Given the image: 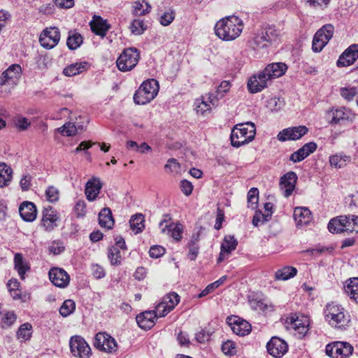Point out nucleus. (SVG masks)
Masks as SVG:
<instances>
[{
	"instance_id": "57",
	"label": "nucleus",
	"mask_w": 358,
	"mask_h": 358,
	"mask_svg": "<svg viewBox=\"0 0 358 358\" xmlns=\"http://www.w3.org/2000/svg\"><path fill=\"white\" fill-rule=\"evenodd\" d=\"M271 218L268 215L263 213L262 211H257L252 218V224L257 227L259 224H264L268 222Z\"/></svg>"
},
{
	"instance_id": "30",
	"label": "nucleus",
	"mask_w": 358,
	"mask_h": 358,
	"mask_svg": "<svg viewBox=\"0 0 358 358\" xmlns=\"http://www.w3.org/2000/svg\"><path fill=\"white\" fill-rule=\"evenodd\" d=\"M293 216L298 227L305 226L312 220L311 212L306 207L295 208Z\"/></svg>"
},
{
	"instance_id": "14",
	"label": "nucleus",
	"mask_w": 358,
	"mask_h": 358,
	"mask_svg": "<svg viewBox=\"0 0 358 358\" xmlns=\"http://www.w3.org/2000/svg\"><path fill=\"white\" fill-rule=\"evenodd\" d=\"M308 131L306 126L289 127L280 131L277 138L280 141H295L301 138Z\"/></svg>"
},
{
	"instance_id": "18",
	"label": "nucleus",
	"mask_w": 358,
	"mask_h": 358,
	"mask_svg": "<svg viewBox=\"0 0 358 358\" xmlns=\"http://www.w3.org/2000/svg\"><path fill=\"white\" fill-rule=\"evenodd\" d=\"M266 348L268 352L274 357H282L288 350L287 343L278 337H273Z\"/></svg>"
},
{
	"instance_id": "37",
	"label": "nucleus",
	"mask_w": 358,
	"mask_h": 358,
	"mask_svg": "<svg viewBox=\"0 0 358 358\" xmlns=\"http://www.w3.org/2000/svg\"><path fill=\"white\" fill-rule=\"evenodd\" d=\"M14 267L17 271L21 279H24V275L30 269L28 262H27L21 253H16L14 256Z\"/></svg>"
},
{
	"instance_id": "58",
	"label": "nucleus",
	"mask_w": 358,
	"mask_h": 358,
	"mask_svg": "<svg viewBox=\"0 0 358 358\" xmlns=\"http://www.w3.org/2000/svg\"><path fill=\"white\" fill-rule=\"evenodd\" d=\"M164 168L169 173H178L180 170V165L176 159L171 158L167 161Z\"/></svg>"
},
{
	"instance_id": "56",
	"label": "nucleus",
	"mask_w": 358,
	"mask_h": 358,
	"mask_svg": "<svg viewBox=\"0 0 358 358\" xmlns=\"http://www.w3.org/2000/svg\"><path fill=\"white\" fill-rule=\"evenodd\" d=\"M347 218V231L358 233V216L348 215Z\"/></svg>"
},
{
	"instance_id": "44",
	"label": "nucleus",
	"mask_w": 358,
	"mask_h": 358,
	"mask_svg": "<svg viewBox=\"0 0 358 358\" xmlns=\"http://www.w3.org/2000/svg\"><path fill=\"white\" fill-rule=\"evenodd\" d=\"M32 326L29 323H24L22 324L17 331V338L20 342H24L28 341L31 337Z\"/></svg>"
},
{
	"instance_id": "15",
	"label": "nucleus",
	"mask_w": 358,
	"mask_h": 358,
	"mask_svg": "<svg viewBox=\"0 0 358 358\" xmlns=\"http://www.w3.org/2000/svg\"><path fill=\"white\" fill-rule=\"evenodd\" d=\"M22 73V69L19 64H12L0 77L1 85L14 86L17 84Z\"/></svg>"
},
{
	"instance_id": "4",
	"label": "nucleus",
	"mask_w": 358,
	"mask_h": 358,
	"mask_svg": "<svg viewBox=\"0 0 358 358\" xmlns=\"http://www.w3.org/2000/svg\"><path fill=\"white\" fill-rule=\"evenodd\" d=\"M159 83L155 79L144 81L134 95L136 104L144 105L153 100L159 92Z\"/></svg>"
},
{
	"instance_id": "2",
	"label": "nucleus",
	"mask_w": 358,
	"mask_h": 358,
	"mask_svg": "<svg viewBox=\"0 0 358 358\" xmlns=\"http://www.w3.org/2000/svg\"><path fill=\"white\" fill-rule=\"evenodd\" d=\"M324 314L325 320L334 328L344 329L349 326L350 315L341 305L333 302L328 303L324 310Z\"/></svg>"
},
{
	"instance_id": "6",
	"label": "nucleus",
	"mask_w": 358,
	"mask_h": 358,
	"mask_svg": "<svg viewBox=\"0 0 358 358\" xmlns=\"http://www.w3.org/2000/svg\"><path fill=\"white\" fill-rule=\"evenodd\" d=\"M334 32V27L330 24H325L320 29L313 37V50L315 52H320L332 38Z\"/></svg>"
},
{
	"instance_id": "59",
	"label": "nucleus",
	"mask_w": 358,
	"mask_h": 358,
	"mask_svg": "<svg viewBox=\"0 0 358 358\" xmlns=\"http://www.w3.org/2000/svg\"><path fill=\"white\" fill-rule=\"evenodd\" d=\"M77 217H84L87 213V206L84 200H78L74 207Z\"/></svg>"
},
{
	"instance_id": "12",
	"label": "nucleus",
	"mask_w": 358,
	"mask_h": 358,
	"mask_svg": "<svg viewBox=\"0 0 358 358\" xmlns=\"http://www.w3.org/2000/svg\"><path fill=\"white\" fill-rule=\"evenodd\" d=\"M102 187L103 182L99 177H91L85 185L84 193L87 200L90 202L96 201Z\"/></svg>"
},
{
	"instance_id": "34",
	"label": "nucleus",
	"mask_w": 358,
	"mask_h": 358,
	"mask_svg": "<svg viewBox=\"0 0 358 358\" xmlns=\"http://www.w3.org/2000/svg\"><path fill=\"white\" fill-rule=\"evenodd\" d=\"M88 67L89 64L87 62L73 63L64 69L63 74L67 77L75 76L87 71Z\"/></svg>"
},
{
	"instance_id": "9",
	"label": "nucleus",
	"mask_w": 358,
	"mask_h": 358,
	"mask_svg": "<svg viewBox=\"0 0 358 358\" xmlns=\"http://www.w3.org/2000/svg\"><path fill=\"white\" fill-rule=\"evenodd\" d=\"M69 346L72 354L79 358H90L92 351L85 340L80 336H73L70 338Z\"/></svg>"
},
{
	"instance_id": "45",
	"label": "nucleus",
	"mask_w": 358,
	"mask_h": 358,
	"mask_svg": "<svg viewBox=\"0 0 358 358\" xmlns=\"http://www.w3.org/2000/svg\"><path fill=\"white\" fill-rule=\"evenodd\" d=\"M269 45L275 43L279 39V31L273 27H267L264 31L260 32Z\"/></svg>"
},
{
	"instance_id": "54",
	"label": "nucleus",
	"mask_w": 358,
	"mask_h": 358,
	"mask_svg": "<svg viewBox=\"0 0 358 358\" xmlns=\"http://www.w3.org/2000/svg\"><path fill=\"white\" fill-rule=\"evenodd\" d=\"M194 105L196 113L201 115H204L206 112L210 111L211 109L210 104L203 100H196Z\"/></svg>"
},
{
	"instance_id": "1",
	"label": "nucleus",
	"mask_w": 358,
	"mask_h": 358,
	"mask_svg": "<svg viewBox=\"0 0 358 358\" xmlns=\"http://www.w3.org/2000/svg\"><path fill=\"white\" fill-rule=\"evenodd\" d=\"M243 21L236 16H228L220 20L215 26L216 36L222 41H231L243 31Z\"/></svg>"
},
{
	"instance_id": "52",
	"label": "nucleus",
	"mask_w": 358,
	"mask_h": 358,
	"mask_svg": "<svg viewBox=\"0 0 358 358\" xmlns=\"http://www.w3.org/2000/svg\"><path fill=\"white\" fill-rule=\"evenodd\" d=\"M259 200V191L257 188L252 187L248 192V203L249 207L255 209Z\"/></svg>"
},
{
	"instance_id": "3",
	"label": "nucleus",
	"mask_w": 358,
	"mask_h": 358,
	"mask_svg": "<svg viewBox=\"0 0 358 358\" xmlns=\"http://www.w3.org/2000/svg\"><path fill=\"white\" fill-rule=\"evenodd\" d=\"M256 127L254 123L248 122L236 124L231 133L230 139L233 147L238 148L251 142L255 137Z\"/></svg>"
},
{
	"instance_id": "60",
	"label": "nucleus",
	"mask_w": 358,
	"mask_h": 358,
	"mask_svg": "<svg viewBox=\"0 0 358 358\" xmlns=\"http://www.w3.org/2000/svg\"><path fill=\"white\" fill-rule=\"evenodd\" d=\"M357 93V90L355 87H343L341 89V96L348 101L352 100Z\"/></svg>"
},
{
	"instance_id": "24",
	"label": "nucleus",
	"mask_w": 358,
	"mask_h": 358,
	"mask_svg": "<svg viewBox=\"0 0 358 358\" xmlns=\"http://www.w3.org/2000/svg\"><path fill=\"white\" fill-rule=\"evenodd\" d=\"M159 227L162 233L169 234L176 241H180L182 237V227L180 224L168 223L164 219L159 223Z\"/></svg>"
},
{
	"instance_id": "43",
	"label": "nucleus",
	"mask_w": 358,
	"mask_h": 358,
	"mask_svg": "<svg viewBox=\"0 0 358 358\" xmlns=\"http://www.w3.org/2000/svg\"><path fill=\"white\" fill-rule=\"evenodd\" d=\"M145 220L143 214L139 213L131 216L129 220L131 229L135 232L138 234L143 231L145 227Z\"/></svg>"
},
{
	"instance_id": "35",
	"label": "nucleus",
	"mask_w": 358,
	"mask_h": 358,
	"mask_svg": "<svg viewBox=\"0 0 358 358\" xmlns=\"http://www.w3.org/2000/svg\"><path fill=\"white\" fill-rule=\"evenodd\" d=\"M351 162V157L343 153H337L329 157L331 166L338 169L346 166Z\"/></svg>"
},
{
	"instance_id": "33",
	"label": "nucleus",
	"mask_w": 358,
	"mask_h": 358,
	"mask_svg": "<svg viewBox=\"0 0 358 358\" xmlns=\"http://www.w3.org/2000/svg\"><path fill=\"white\" fill-rule=\"evenodd\" d=\"M90 27L92 31L96 35L104 37L106 34L107 31L109 29V26L106 20H103L99 16H94L93 20L90 22Z\"/></svg>"
},
{
	"instance_id": "26",
	"label": "nucleus",
	"mask_w": 358,
	"mask_h": 358,
	"mask_svg": "<svg viewBox=\"0 0 358 358\" xmlns=\"http://www.w3.org/2000/svg\"><path fill=\"white\" fill-rule=\"evenodd\" d=\"M270 45L264 38L261 33L255 34L254 38L250 41V47L254 50L259 57L268 53V48Z\"/></svg>"
},
{
	"instance_id": "32",
	"label": "nucleus",
	"mask_w": 358,
	"mask_h": 358,
	"mask_svg": "<svg viewBox=\"0 0 358 358\" xmlns=\"http://www.w3.org/2000/svg\"><path fill=\"white\" fill-rule=\"evenodd\" d=\"M347 215H341L330 220L328 224V229L331 233L338 234L347 231Z\"/></svg>"
},
{
	"instance_id": "48",
	"label": "nucleus",
	"mask_w": 358,
	"mask_h": 358,
	"mask_svg": "<svg viewBox=\"0 0 358 358\" xmlns=\"http://www.w3.org/2000/svg\"><path fill=\"white\" fill-rule=\"evenodd\" d=\"M108 257L112 265H119L121 263L120 251L116 246H112L108 249Z\"/></svg>"
},
{
	"instance_id": "7",
	"label": "nucleus",
	"mask_w": 358,
	"mask_h": 358,
	"mask_svg": "<svg viewBox=\"0 0 358 358\" xmlns=\"http://www.w3.org/2000/svg\"><path fill=\"white\" fill-rule=\"evenodd\" d=\"M353 347L347 342H334L326 346V354L331 358H348L353 353Z\"/></svg>"
},
{
	"instance_id": "61",
	"label": "nucleus",
	"mask_w": 358,
	"mask_h": 358,
	"mask_svg": "<svg viewBox=\"0 0 358 358\" xmlns=\"http://www.w3.org/2000/svg\"><path fill=\"white\" fill-rule=\"evenodd\" d=\"M222 350L225 355H233L236 352V344L231 341H227L222 344Z\"/></svg>"
},
{
	"instance_id": "36",
	"label": "nucleus",
	"mask_w": 358,
	"mask_h": 358,
	"mask_svg": "<svg viewBox=\"0 0 358 358\" xmlns=\"http://www.w3.org/2000/svg\"><path fill=\"white\" fill-rule=\"evenodd\" d=\"M13 178V170L4 162H0V187H5L10 183Z\"/></svg>"
},
{
	"instance_id": "55",
	"label": "nucleus",
	"mask_w": 358,
	"mask_h": 358,
	"mask_svg": "<svg viewBox=\"0 0 358 358\" xmlns=\"http://www.w3.org/2000/svg\"><path fill=\"white\" fill-rule=\"evenodd\" d=\"M45 196L48 201L56 202L59 200V192L56 187L50 186L45 191Z\"/></svg>"
},
{
	"instance_id": "31",
	"label": "nucleus",
	"mask_w": 358,
	"mask_h": 358,
	"mask_svg": "<svg viewBox=\"0 0 358 358\" xmlns=\"http://www.w3.org/2000/svg\"><path fill=\"white\" fill-rule=\"evenodd\" d=\"M58 220L59 215L57 211L51 207L45 208L43 213L42 222L47 231H52L57 226Z\"/></svg>"
},
{
	"instance_id": "47",
	"label": "nucleus",
	"mask_w": 358,
	"mask_h": 358,
	"mask_svg": "<svg viewBox=\"0 0 358 358\" xmlns=\"http://www.w3.org/2000/svg\"><path fill=\"white\" fill-rule=\"evenodd\" d=\"M76 308L75 302L73 300H65L60 307L59 313L63 317H66L71 315Z\"/></svg>"
},
{
	"instance_id": "8",
	"label": "nucleus",
	"mask_w": 358,
	"mask_h": 358,
	"mask_svg": "<svg viewBox=\"0 0 358 358\" xmlns=\"http://www.w3.org/2000/svg\"><path fill=\"white\" fill-rule=\"evenodd\" d=\"M94 345L99 350L108 354L116 352L118 348L115 338L106 332H99L96 334Z\"/></svg>"
},
{
	"instance_id": "40",
	"label": "nucleus",
	"mask_w": 358,
	"mask_h": 358,
	"mask_svg": "<svg viewBox=\"0 0 358 358\" xmlns=\"http://www.w3.org/2000/svg\"><path fill=\"white\" fill-rule=\"evenodd\" d=\"M345 292L351 299L358 302V278H353L346 282Z\"/></svg>"
},
{
	"instance_id": "49",
	"label": "nucleus",
	"mask_w": 358,
	"mask_h": 358,
	"mask_svg": "<svg viewBox=\"0 0 358 358\" xmlns=\"http://www.w3.org/2000/svg\"><path fill=\"white\" fill-rule=\"evenodd\" d=\"M176 17V13L173 9H169L165 11L159 17V23L164 26L166 27L171 24L174 20Z\"/></svg>"
},
{
	"instance_id": "51",
	"label": "nucleus",
	"mask_w": 358,
	"mask_h": 358,
	"mask_svg": "<svg viewBox=\"0 0 358 358\" xmlns=\"http://www.w3.org/2000/svg\"><path fill=\"white\" fill-rule=\"evenodd\" d=\"M129 28L134 34L141 35L146 29V26L143 20L136 19L131 23Z\"/></svg>"
},
{
	"instance_id": "64",
	"label": "nucleus",
	"mask_w": 358,
	"mask_h": 358,
	"mask_svg": "<svg viewBox=\"0 0 358 358\" xmlns=\"http://www.w3.org/2000/svg\"><path fill=\"white\" fill-rule=\"evenodd\" d=\"M165 252V249L160 245H153L150 248L149 253L152 258H159Z\"/></svg>"
},
{
	"instance_id": "19",
	"label": "nucleus",
	"mask_w": 358,
	"mask_h": 358,
	"mask_svg": "<svg viewBox=\"0 0 358 358\" xmlns=\"http://www.w3.org/2000/svg\"><path fill=\"white\" fill-rule=\"evenodd\" d=\"M332 119L330 122L331 124H336L341 122H352L356 117L355 113H354L350 109L341 107L335 110H331Z\"/></svg>"
},
{
	"instance_id": "46",
	"label": "nucleus",
	"mask_w": 358,
	"mask_h": 358,
	"mask_svg": "<svg viewBox=\"0 0 358 358\" xmlns=\"http://www.w3.org/2000/svg\"><path fill=\"white\" fill-rule=\"evenodd\" d=\"M83 36L78 33H70L66 45L70 50H76L83 43Z\"/></svg>"
},
{
	"instance_id": "63",
	"label": "nucleus",
	"mask_w": 358,
	"mask_h": 358,
	"mask_svg": "<svg viewBox=\"0 0 358 358\" xmlns=\"http://www.w3.org/2000/svg\"><path fill=\"white\" fill-rule=\"evenodd\" d=\"M231 88V84L229 81H222L217 89V95L223 97L226 93H227Z\"/></svg>"
},
{
	"instance_id": "41",
	"label": "nucleus",
	"mask_w": 358,
	"mask_h": 358,
	"mask_svg": "<svg viewBox=\"0 0 358 358\" xmlns=\"http://www.w3.org/2000/svg\"><path fill=\"white\" fill-rule=\"evenodd\" d=\"M151 6L145 0H137L133 5V14L136 16L145 15L150 12Z\"/></svg>"
},
{
	"instance_id": "23",
	"label": "nucleus",
	"mask_w": 358,
	"mask_h": 358,
	"mask_svg": "<svg viewBox=\"0 0 358 358\" xmlns=\"http://www.w3.org/2000/svg\"><path fill=\"white\" fill-rule=\"evenodd\" d=\"M238 242L233 236H225L221 244V251L217 258V262L220 263L228 258L230 253L234 250Z\"/></svg>"
},
{
	"instance_id": "10",
	"label": "nucleus",
	"mask_w": 358,
	"mask_h": 358,
	"mask_svg": "<svg viewBox=\"0 0 358 358\" xmlns=\"http://www.w3.org/2000/svg\"><path fill=\"white\" fill-rule=\"evenodd\" d=\"M60 40V32L57 27L45 29L41 34L39 42L43 48L52 49L55 47Z\"/></svg>"
},
{
	"instance_id": "50",
	"label": "nucleus",
	"mask_w": 358,
	"mask_h": 358,
	"mask_svg": "<svg viewBox=\"0 0 358 358\" xmlns=\"http://www.w3.org/2000/svg\"><path fill=\"white\" fill-rule=\"evenodd\" d=\"M227 279L226 275H223L219 280L215 281L213 283L209 284L199 294V298L206 296L209 293L212 292L215 289L217 288L221 285Z\"/></svg>"
},
{
	"instance_id": "13",
	"label": "nucleus",
	"mask_w": 358,
	"mask_h": 358,
	"mask_svg": "<svg viewBox=\"0 0 358 358\" xmlns=\"http://www.w3.org/2000/svg\"><path fill=\"white\" fill-rule=\"evenodd\" d=\"M309 319L305 315H291L287 320V328L293 329L300 334H305L309 326Z\"/></svg>"
},
{
	"instance_id": "38",
	"label": "nucleus",
	"mask_w": 358,
	"mask_h": 358,
	"mask_svg": "<svg viewBox=\"0 0 358 358\" xmlns=\"http://www.w3.org/2000/svg\"><path fill=\"white\" fill-rule=\"evenodd\" d=\"M99 222L101 227L107 229H112L114 224V220L112 213L108 208H104L99 214Z\"/></svg>"
},
{
	"instance_id": "29",
	"label": "nucleus",
	"mask_w": 358,
	"mask_h": 358,
	"mask_svg": "<svg viewBox=\"0 0 358 358\" xmlns=\"http://www.w3.org/2000/svg\"><path fill=\"white\" fill-rule=\"evenodd\" d=\"M157 318L155 311H145L136 316V322L140 328L147 330L151 329Z\"/></svg>"
},
{
	"instance_id": "20",
	"label": "nucleus",
	"mask_w": 358,
	"mask_h": 358,
	"mask_svg": "<svg viewBox=\"0 0 358 358\" xmlns=\"http://www.w3.org/2000/svg\"><path fill=\"white\" fill-rule=\"evenodd\" d=\"M267 76L261 71L257 75L252 76L248 82V88L251 93H257L261 92L267 87V83L270 80L266 78Z\"/></svg>"
},
{
	"instance_id": "28",
	"label": "nucleus",
	"mask_w": 358,
	"mask_h": 358,
	"mask_svg": "<svg viewBox=\"0 0 358 358\" xmlns=\"http://www.w3.org/2000/svg\"><path fill=\"white\" fill-rule=\"evenodd\" d=\"M287 69V66L285 63H272L268 64L263 70L270 80L283 76Z\"/></svg>"
},
{
	"instance_id": "16",
	"label": "nucleus",
	"mask_w": 358,
	"mask_h": 358,
	"mask_svg": "<svg viewBox=\"0 0 358 358\" xmlns=\"http://www.w3.org/2000/svg\"><path fill=\"white\" fill-rule=\"evenodd\" d=\"M227 322L233 332L236 335L243 336L248 334L251 331L250 324L237 316L228 317Z\"/></svg>"
},
{
	"instance_id": "22",
	"label": "nucleus",
	"mask_w": 358,
	"mask_h": 358,
	"mask_svg": "<svg viewBox=\"0 0 358 358\" xmlns=\"http://www.w3.org/2000/svg\"><path fill=\"white\" fill-rule=\"evenodd\" d=\"M358 58V45L353 44L350 45L340 56L337 61L338 66H348L352 64Z\"/></svg>"
},
{
	"instance_id": "21",
	"label": "nucleus",
	"mask_w": 358,
	"mask_h": 358,
	"mask_svg": "<svg viewBox=\"0 0 358 358\" xmlns=\"http://www.w3.org/2000/svg\"><path fill=\"white\" fill-rule=\"evenodd\" d=\"M50 281L57 287H65L69 282V275L67 273L59 268H53L49 271Z\"/></svg>"
},
{
	"instance_id": "62",
	"label": "nucleus",
	"mask_w": 358,
	"mask_h": 358,
	"mask_svg": "<svg viewBox=\"0 0 358 358\" xmlns=\"http://www.w3.org/2000/svg\"><path fill=\"white\" fill-rule=\"evenodd\" d=\"M15 320V314L13 312H8L2 317V326L3 327H8L12 325Z\"/></svg>"
},
{
	"instance_id": "25",
	"label": "nucleus",
	"mask_w": 358,
	"mask_h": 358,
	"mask_svg": "<svg viewBox=\"0 0 358 358\" xmlns=\"http://www.w3.org/2000/svg\"><path fill=\"white\" fill-rule=\"evenodd\" d=\"M317 144L314 142L306 143L297 151L294 152L289 157V160L296 163L299 162L314 152L317 149Z\"/></svg>"
},
{
	"instance_id": "39",
	"label": "nucleus",
	"mask_w": 358,
	"mask_h": 358,
	"mask_svg": "<svg viewBox=\"0 0 358 358\" xmlns=\"http://www.w3.org/2000/svg\"><path fill=\"white\" fill-rule=\"evenodd\" d=\"M85 128L81 125H76L71 122L65 123L62 127L57 129V131L63 136H72L83 131Z\"/></svg>"
},
{
	"instance_id": "27",
	"label": "nucleus",
	"mask_w": 358,
	"mask_h": 358,
	"mask_svg": "<svg viewBox=\"0 0 358 358\" xmlns=\"http://www.w3.org/2000/svg\"><path fill=\"white\" fill-rule=\"evenodd\" d=\"M19 213L22 219L26 222H33L37 215L36 207L30 201H23L19 207Z\"/></svg>"
},
{
	"instance_id": "53",
	"label": "nucleus",
	"mask_w": 358,
	"mask_h": 358,
	"mask_svg": "<svg viewBox=\"0 0 358 358\" xmlns=\"http://www.w3.org/2000/svg\"><path fill=\"white\" fill-rule=\"evenodd\" d=\"M285 101L283 99L280 97L274 96L271 98L268 101L267 106L272 111H278L280 110L284 106Z\"/></svg>"
},
{
	"instance_id": "11",
	"label": "nucleus",
	"mask_w": 358,
	"mask_h": 358,
	"mask_svg": "<svg viewBox=\"0 0 358 358\" xmlns=\"http://www.w3.org/2000/svg\"><path fill=\"white\" fill-rule=\"evenodd\" d=\"M179 303V296L176 293H170L164 296L154 310L157 317H164Z\"/></svg>"
},
{
	"instance_id": "17",
	"label": "nucleus",
	"mask_w": 358,
	"mask_h": 358,
	"mask_svg": "<svg viewBox=\"0 0 358 358\" xmlns=\"http://www.w3.org/2000/svg\"><path fill=\"white\" fill-rule=\"evenodd\" d=\"M297 176L293 171L287 172L281 177L280 180V189L285 197H289L293 192L297 181Z\"/></svg>"
},
{
	"instance_id": "5",
	"label": "nucleus",
	"mask_w": 358,
	"mask_h": 358,
	"mask_svg": "<svg viewBox=\"0 0 358 358\" xmlns=\"http://www.w3.org/2000/svg\"><path fill=\"white\" fill-rule=\"evenodd\" d=\"M140 59L139 51L134 48H127L123 50L117 59V69L122 72L132 70L138 64Z\"/></svg>"
},
{
	"instance_id": "42",
	"label": "nucleus",
	"mask_w": 358,
	"mask_h": 358,
	"mask_svg": "<svg viewBox=\"0 0 358 358\" xmlns=\"http://www.w3.org/2000/svg\"><path fill=\"white\" fill-rule=\"evenodd\" d=\"M297 273V269L293 266H285L278 270L275 273L276 280H287L294 277Z\"/></svg>"
}]
</instances>
